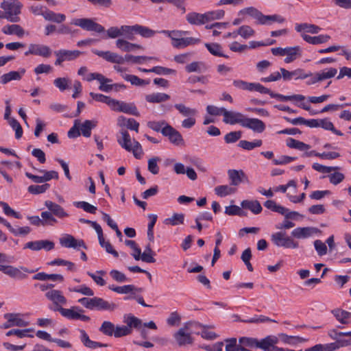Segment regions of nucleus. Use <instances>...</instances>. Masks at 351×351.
Listing matches in <instances>:
<instances>
[{"instance_id": "obj_64", "label": "nucleus", "mask_w": 351, "mask_h": 351, "mask_svg": "<svg viewBox=\"0 0 351 351\" xmlns=\"http://www.w3.org/2000/svg\"><path fill=\"white\" fill-rule=\"evenodd\" d=\"M225 342L226 343V351H240V348L242 346L239 343L237 344L236 338L226 339Z\"/></svg>"}, {"instance_id": "obj_28", "label": "nucleus", "mask_w": 351, "mask_h": 351, "mask_svg": "<svg viewBox=\"0 0 351 351\" xmlns=\"http://www.w3.org/2000/svg\"><path fill=\"white\" fill-rule=\"evenodd\" d=\"M0 223H3L4 226H5L15 236L18 235H26L28 234L31 229L29 226H24V227H19L18 228H14L12 226V225L6 221L3 217H0Z\"/></svg>"}, {"instance_id": "obj_54", "label": "nucleus", "mask_w": 351, "mask_h": 351, "mask_svg": "<svg viewBox=\"0 0 351 351\" xmlns=\"http://www.w3.org/2000/svg\"><path fill=\"white\" fill-rule=\"evenodd\" d=\"M38 269H29L25 267H20V268L15 267L12 278H16L19 280L25 279L27 277V276L23 271L32 274L36 271Z\"/></svg>"}, {"instance_id": "obj_14", "label": "nucleus", "mask_w": 351, "mask_h": 351, "mask_svg": "<svg viewBox=\"0 0 351 351\" xmlns=\"http://www.w3.org/2000/svg\"><path fill=\"white\" fill-rule=\"evenodd\" d=\"M60 243L62 246L67 248L78 249L82 247L85 250L87 249V246L83 240H77L71 234H66L65 237L60 238Z\"/></svg>"}, {"instance_id": "obj_52", "label": "nucleus", "mask_w": 351, "mask_h": 351, "mask_svg": "<svg viewBox=\"0 0 351 351\" xmlns=\"http://www.w3.org/2000/svg\"><path fill=\"white\" fill-rule=\"evenodd\" d=\"M295 30L298 32L305 30L306 32L311 34H317L321 30V28L319 26L313 24L301 23L296 25Z\"/></svg>"}, {"instance_id": "obj_32", "label": "nucleus", "mask_w": 351, "mask_h": 351, "mask_svg": "<svg viewBox=\"0 0 351 351\" xmlns=\"http://www.w3.org/2000/svg\"><path fill=\"white\" fill-rule=\"evenodd\" d=\"M302 37L306 42L312 45L325 43L330 39V36L327 34L311 36L308 34H302Z\"/></svg>"}, {"instance_id": "obj_60", "label": "nucleus", "mask_w": 351, "mask_h": 351, "mask_svg": "<svg viewBox=\"0 0 351 351\" xmlns=\"http://www.w3.org/2000/svg\"><path fill=\"white\" fill-rule=\"evenodd\" d=\"M261 340V349L266 350L267 349V347L276 346L278 343L280 338L279 336L277 337L276 336L269 335L267 336L264 339H262Z\"/></svg>"}, {"instance_id": "obj_1", "label": "nucleus", "mask_w": 351, "mask_h": 351, "mask_svg": "<svg viewBox=\"0 0 351 351\" xmlns=\"http://www.w3.org/2000/svg\"><path fill=\"white\" fill-rule=\"evenodd\" d=\"M207 326H204L197 322L189 321L184 323V326L179 328L176 332L173 337L176 341L177 344L180 347H182L186 345H192L193 343L194 339L192 337V334L199 335V331H195L193 328H206Z\"/></svg>"}, {"instance_id": "obj_44", "label": "nucleus", "mask_w": 351, "mask_h": 351, "mask_svg": "<svg viewBox=\"0 0 351 351\" xmlns=\"http://www.w3.org/2000/svg\"><path fill=\"white\" fill-rule=\"evenodd\" d=\"M174 107L184 117H195L197 113V110L195 108H191L182 104H176Z\"/></svg>"}, {"instance_id": "obj_56", "label": "nucleus", "mask_w": 351, "mask_h": 351, "mask_svg": "<svg viewBox=\"0 0 351 351\" xmlns=\"http://www.w3.org/2000/svg\"><path fill=\"white\" fill-rule=\"evenodd\" d=\"M204 14L206 16V23H208L211 21L219 20L222 19L225 15V12L223 10H216L206 12L204 13Z\"/></svg>"}, {"instance_id": "obj_17", "label": "nucleus", "mask_w": 351, "mask_h": 351, "mask_svg": "<svg viewBox=\"0 0 351 351\" xmlns=\"http://www.w3.org/2000/svg\"><path fill=\"white\" fill-rule=\"evenodd\" d=\"M280 72L284 80H290L292 79V77H295L296 80H304L312 75L311 72L306 73L302 69H298L292 71H289L284 68H281Z\"/></svg>"}, {"instance_id": "obj_34", "label": "nucleus", "mask_w": 351, "mask_h": 351, "mask_svg": "<svg viewBox=\"0 0 351 351\" xmlns=\"http://www.w3.org/2000/svg\"><path fill=\"white\" fill-rule=\"evenodd\" d=\"M285 19L278 14L274 15H264L261 13V17L258 24L260 25H271L274 22L278 23H284Z\"/></svg>"}, {"instance_id": "obj_10", "label": "nucleus", "mask_w": 351, "mask_h": 351, "mask_svg": "<svg viewBox=\"0 0 351 351\" xmlns=\"http://www.w3.org/2000/svg\"><path fill=\"white\" fill-rule=\"evenodd\" d=\"M28 50L25 52V56L29 55L40 56L44 58H49L51 54L49 47L39 44H30Z\"/></svg>"}, {"instance_id": "obj_45", "label": "nucleus", "mask_w": 351, "mask_h": 351, "mask_svg": "<svg viewBox=\"0 0 351 351\" xmlns=\"http://www.w3.org/2000/svg\"><path fill=\"white\" fill-rule=\"evenodd\" d=\"M115 330L114 324L110 321H104L99 328V331L103 335L112 337L114 335Z\"/></svg>"}, {"instance_id": "obj_51", "label": "nucleus", "mask_w": 351, "mask_h": 351, "mask_svg": "<svg viewBox=\"0 0 351 351\" xmlns=\"http://www.w3.org/2000/svg\"><path fill=\"white\" fill-rule=\"evenodd\" d=\"M264 206L269 210L278 213L280 215H284L287 210V208L276 204L274 200H267L264 203Z\"/></svg>"}, {"instance_id": "obj_36", "label": "nucleus", "mask_w": 351, "mask_h": 351, "mask_svg": "<svg viewBox=\"0 0 351 351\" xmlns=\"http://www.w3.org/2000/svg\"><path fill=\"white\" fill-rule=\"evenodd\" d=\"M241 205L243 208L249 209L255 215L261 213L263 210L258 200H243Z\"/></svg>"}, {"instance_id": "obj_39", "label": "nucleus", "mask_w": 351, "mask_h": 351, "mask_svg": "<svg viewBox=\"0 0 351 351\" xmlns=\"http://www.w3.org/2000/svg\"><path fill=\"white\" fill-rule=\"evenodd\" d=\"M120 30L121 32V36L124 38L123 39H127L129 40H134V34H136V25H121L120 27Z\"/></svg>"}, {"instance_id": "obj_30", "label": "nucleus", "mask_w": 351, "mask_h": 351, "mask_svg": "<svg viewBox=\"0 0 351 351\" xmlns=\"http://www.w3.org/2000/svg\"><path fill=\"white\" fill-rule=\"evenodd\" d=\"M337 321L342 324H348L350 323L351 313L341 308H335L331 311Z\"/></svg>"}, {"instance_id": "obj_9", "label": "nucleus", "mask_w": 351, "mask_h": 351, "mask_svg": "<svg viewBox=\"0 0 351 351\" xmlns=\"http://www.w3.org/2000/svg\"><path fill=\"white\" fill-rule=\"evenodd\" d=\"M82 53V52L78 50L60 49L58 51H56L54 54L57 57V59L54 64L56 66H60L64 61H72L75 60Z\"/></svg>"}, {"instance_id": "obj_13", "label": "nucleus", "mask_w": 351, "mask_h": 351, "mask_svg": "<svg viewBox=\"0 0 351 351\" xmlns=\"http://www.w3.org/2000/svg\"><path fill=\"white\" fill-rule=\"evenodd\" d=\"M92 52L111 63L120 64L125 62L124 57L117 53L111 52L110 51H103L97 49H92Z\"/></svg>"}, {"instance_id": "obj_59", "label": "nucleus", "mask_w": 351, "mask_h": 351, "mask_svg": "<svg viewBox=\"0 0 351 351\" xmlns=\"http://www.w3.org/2000/svg\"><path fill=\"white\" fill-rule=\"evenodd\" d=\"M160 160L161 159L158 156L149 158L147 162L148 171L154 175L158 174L160 169L158 165V162H160Z\"/></svg>"}, {"instance_id": "obj_26", "label": "nucleus", "mask_w": 351, "mask_h": 351, "mask_svg": "<svg viewBox=\"0 0 351 351\" xmlns=\"http://www.w3.org/2000/svg\"><path fill=\"white\" fill-rule=\"evenodd\" d=\"M199 43H200L199 38L187 37L174 39V42H172L171 44L175 48L180 49L186 47L189 45H195Z\"/></svg>"}, {"instance_id": "obj_12", "label": "nucleus", "mask_w": 351, "mask_h": 351, "mask_svg": "<svg viewBox=\"0 0 351 351\" xmlns=\"http://www.w3.org/2000/svg\"><path fill=\"white\" fill-rule=\"evenodd\" d=\"M54 246L55 244L53 241L49 240H38L27 242L23 248L29 249L33 251H39L41 250L50 251L54 248Z\"/></svg>"}, {"instance_id": "obj_48", "label": "nucleus", "mask_w": 351, "mask_h": 351, "mask_svg": "<svg viewBox=\"0 0 351 351\" xmlns=\"http://www.w3.org/2000/svg\"><path fill=\"white\" fill-rule=\"evenodd\" d=\"M263 141L261 139H256L252 142H250L246 140H241L239 141L238 146L245 150L250 151L256 147H261Z\"/></svg>"}, {"instance_id": "obj_16", "label": "nucleus", "mask_w": 351, "mask_h": 351, "mask_svg": "<svg viewBox=\"0 0 351 351\" xmlns=\"http://www.w3.org/2000/svg\"><path fill=\"white\" fill-rule=\"evenodd\" d=\"M242 127L250 129L255 132L261 133L265 130L264 122L256 118L245 117Z\"/></svg>"}, {"instance_id": "obj_31", "label": "nucleus", "mask_w": 351, "mask_h": 351, "mask_svg": "<svg viewBox=\"0 0 351 351\" xmlns=\"http://www.w3.org/2000/svg\"><path fill=\"white\" fill-rule=\"evenodd\" d=\"M43 18L47 21L56 23H61L66 20V16L64 14L56 13L49 9H45Z\"/></svg>"}, {"instance_id": "obj_8", "label": "nucleus", "mask_w": 351, "mask_h": 351, "mask_svg": "<svg viewBox=\"0 0 351 351\" xmlns=\"http://www.w3.org/2000/svg\"><path fill=\"white\" fill-rule=\"evenodd\" d=\"M113 111L121 112L134 116H139V112L134 103H126L125 101L114 99L113 106L111 108Z\"/></svg>"}, {"instance_id": "obj_5", "label": "nucleus", "mask_w": 351, "mask_h": 351, "mask_svg": "<svg viewBox=\"0 0 351 351\" xmlns=\"http://www.w3.org/2000/svg\"><path fill=\"white\" fill-rule=\"evenodd\" d=\"M71 24L78 26L86 31L95 32L97 33L105 32V28L101 25L89 18L73 19L71 21Z\"/></svg>"}, {"instance_id": "obj_11", "label": "nucleus", "mask_w": 351, "mask_h": 351, "mask_svg": "<svg viewBox=\"0 0 351 351\" xmlns=\"http://www.w3.org/2000/svg\"><path fill=\"white\" fill-rule=\"evenodd\" d=\"M162 135L168 137L169 141L175 145H184V141L181 134L170 125H167L166 128L162 130Z\"/></svg>"}, {"instance_id": "obj_37", "label": "nucleus", "mask_w": 351, "mask_h": 351, "mask_svg": "<svg viewBox=\"0 0 351 351\" xmlns=\"http://www.w3.org/2000/svg\"><path fill=\"white\" fill-rule=\"evenodd\" d=\"M170 99V95L162 93H156L147 95L145 99L149 103H161Z\"/></svg>"}, {"instance_id": "obj_50", "label": "nucleus", "mask_w": 351, "mask_h": 351, "mask_svg": "<svg viewBox=\"0 0 351 351\" xmlns=\"http://www.w3.org/2000/svg\"><path fill=\"white\" fill-rule=\"evenodd\" d=\"M122 77L131 83L132 85L135 86H145L149 84V80H145L140 79L138 76L134 75H130V74H124L122 75Z\"/></svg>"}, {"instance_id": "obj_3", "label": "nucleus", "mask_w": 351, "mask_h": 351, "mask_svg": "<svg viewBox=\"0 0 351 351\" xmlns=\"http://www.w3.org/2000/svg\"><path fill=\"white\" fill-rule=\"evenodd\" d=\"M23 7L22 3L18 0L3 1L1 3V8L5 11L7 20L11 23L20 21L19 15Z\"/></svg>"}, {"instance_id": "obj_15", "label": "nucleus", "mask_w": 351, "mask_h": 351, "mask_svg": "<svg viewBox=\"0 0 351 351\" xmlns=\"http://www.w3.org/2000/svg\"><path fill=\"white\" fill-rule=\"evenodd\" d=\"M245 117V116L241 112L228 111L226 110V112H224L223 121L226 124H239L242 126Z\"/></svg>"}, {"instance_id": "obj_29", "label": "nucleus", "mask_w": 351, "mask_h": 351, "mask_svg": "<svg viewBox=\"0 0 351 351\" xmlns=\"http://www.w3.org/2000/svg\"><path fill=\"white\" fill-rule=\"evenodd\" d=\"M100 83L99 86V89L101 91L108 93L112 89L115 91H118L117 86H120L121 88H125L126 86L122 84H109L108 83L112 82V80L110 78H107L104 75V80H101L98 81Z\"/></svg>"}, {"instance_id": "obj_21", "label": "nucleus", "mask_w": 351, "mask_h": 351, "mask_svg": "<svg viewBox=\"0 0 351 351\" xmlns=\"http://www.w3.org/2000/svg\"><path fill=\"white\" fill-rule=\"evenodd\" d=\"M229 179L230 180V184L237 186L240 183L247 180V177L243 170L230 169L228 171Z\"/></svg>"}, {"instance_id": "obj_19", "label": "nucleus", "mask_w": 351, "mask_h": 351, "mask_svg": "<svg viewBox=\"0 0 351 351\" xmlns=\"http://www.w3.org/2000/svg\"><path fill=\"white\" fill-rule=\"evenodd\" d=\"M45 206L48 209V211L51 213L55 217L62 219L69 216V214L60 205L52 201L46 200L45 202Z\"/></svg>"}, {"instance_id": "obj_6", "label": "nucleus", "mask_w": 351, "mask_h": 351, "mask_svg": "<svg viewBox=\"0 0 351 351\" xmlns=\"http://www.w3.org/2000/svg\"><path fill=\"white\" fill-rule=\"evenodd\" d=\"M58 311L64 317L70 320H81L83 322H89L90 317L83 314L84 311L79 306H72L70 308H59Z\"/></svg>"}, {"instance_id": "obj_7", "label": "nucleus", "mask_w": 351, "mask_h": 351, "mask_svg": "<svg viewBox=\"0 0 351 351\" xmlns=\"http://www.w3.org/2000/svg\"><path fill=\"white\" fill-rule=\"evenodd\" d=\"M45 297L53 302V305L49 308L53 311H58L57 308H63L62 305L67 302L66 298L60 290L51 289L45 293Z\"/></svg>"}, {"instance_id": "obj_38", "label": "nucleus", "mask_w": 351, "mask_h": 351, "mask_svg": "<svg viewBox=\"0 0 351 351\" xmlns=\"http://www.w3.org/2000/svg\"><path fill=\"white\" fill-rule=\"evenodd\" d=\"M40 217L41 221H43V227L51 226L58 223V220L55 216L48 210L43 211L40 213Z\"/></svg>"}, {"instance_id": "obj_40", "label": "nucleus", "mask_w": 351, "mask_h": 351, "mask_svg": "<svg viewBox=\"0 0 351 351\" xmlns=\"http://www.w3.org/2000/svg\"><path fill=\"white\" fill-rule=\"evenodd\" d=\"M4 317L9 318V320L12 322L13 326L24 327L29 324L28 322L21 318L20 315L17 313H5L4 315Z\"/></svg>"}, {"instance_id": "obj_61", "label": "nucleus", "mask_w": 351, "mask_h": 351, "mask_svg": "<svg viewBox=\"0 0 351 351\" xmlns=\"http://www.w3.org/2000/svg\"><path fill=\"white\" fill-rule=\"evenodd\" d=\"M53 84L60 91H64L70 87L71 81L67 77H58L54 80Z\"/></svg>"}, {"instance_id": "obj_2", "label": "nucleus", "mask_w": 351, "mask_h": 351, "mask_svg": "<svg viewBox=\"0 0 351 351\" xmlns=\"http://www.w3.org/2000/svg\"><path fill=\"white\" fill-rule=\"evenodd\" d=\"M96 126L93 121L86 120L84 123H81L80 120L76 119L74 121L73 126L68 132V137L75 138L81 135L85 137H90L91 135V130Z\"/></svg>"}, {"instance_id": "obj_22", "label": "nucleus", "mask_w": 351, "mask_h": 351, "mask_svg": "<svg viewBox=\"0 0 351 351\" xmlns=\"http://www.w3.org/2000/svg\"><path fill=\"white\" fill-rule=\"evenodd\" d=\"M316 231L317 228L312 227L296 228L291 232V236L298 239H306Z\"/></svg>"}, {"instance_id": "obj_43", "label": "nucleus", "mask_w": 351, "mask_h": 351, "mask_svg": "<svg viewBox=\"0 0 351 351\" xmlns=\"http://www.w3.org/2000/svg\"><path fill=\"white\" fill-rule=\"evenodd\" d=\"M286 56L287 57L285 58V62L286 63H290L295 60L297 58V56H300L301 50L299 46H295L293 47H287L286 50Z\"/></svg>"}, {"instance_id": "obj_62", "label": "nucleus", "mask_w": 351, "mask_h": 351, "mask_svg": "<svg viewBox=\"0 0 351 351\" xmlns=\"http://www.w3.org/2000/svg\"><path fill=\"white\" fill-rule=\"evenodd\" d=\"M50 187L49 184H44L42 185H30L27 188V191L34 195H38L45 193Z\"/></svg>"}, {"instance_id": "obj_63", "label": "nucleus", "mask_w": 351, "mask_h": 351, "mask_svg": "<svg viewBox=\"0 0 351 351\" xmlns=\"http://www.w3.org/2000/svg\"><path fill=\"white\" fill-rule=\"evenodd\" d=\"M116 47L123 51L130 52L132 51V43L127 39L119 38L115 42Z\"/></svg>"}, {"instance_id": "obj_58", "label": "nucleus", "mask_w": 351, "mask_h": 351, "mask_svg": "<svg viewBox=\"0 0 351 351\" xmlns=\"http://www.w3.org/2000/svg\"><path fill=\"white\" fill-rule=\"evenodd\" d=\"M136 34L141 35L143 38H152L155 35L156 32L147 27L136 24Z\"/></svg>"}, {"instance_id": "obj_33", "label": "nucleus", "mask_w": 351, "mask_h": 351, "mask_svg": "<svg viewBox=\"0 0 351 351\" xmlns=\"http://www.w3.org/2000/svg\"><path fill=\"white\" fill-rule=\"evenodd\" d=\"M3 34L7 35H16L19 37H23L25 34V30L21 26L16 24L7 25L2 28Z\"/></svg>"}, {"instance_id": "obj_35", "label": "nucleus", "mask_w": 351, "mask_h": 351, "mask_svg": "<svg viewBox=\"0 0 351 351\" xmlns=\"http://www.w3.org/2000/svg\"><path fill=\"white\" fill-rule=\"evenodd\" d=\"M239 343L242 345L243 348L248 347L250 348H261L262 340L258 341L256 338L243 337L239 339Z\"/></svg>"}, {"instance_id": "obj_23", "label": "nucleus", "mask_w": 351, "mask_h": 351, "mask_svg": "<svg viewBox=\"0 0 351 351\" xmlns=\"http://www.w3.org/2000/svg\"><path fill=\"white\" fill-rule=\"evenodd\" d=\"M208 70V66L204 62L195 61L187 64L185 71L187 73H206Z\"/></svg>"}, {"instance_id": "obj_55", "label": "nucleus", "mask_w": 351, "mask_h": 351, "mask_svg": "<svg viewBox=\"0 0 351 351\" xmlns=\"http://www.w3.org/2000/svg\"><path fill=\"white\" fill-rule=\"evenodd\" d=\"M184 220V215L182 213H174L171 217L165 219L164 223L166 225L177 226L183 224Z\"/></svg>"}, {"instance_id": "obj_24", "label": "nucleus", "mask_w": 351, "mask_h": 351, "mask_svg": "<svg viewBox=\"0 0 351 351\" xmlns=\"http://www.w3.org/2000/svg\"><path fill=\"white\" fill-rule=\"evenodd\" d=\"M25 69H21L20 71H12L9 73L3 74L0 78V83L5 84L12 80H20L22 76L25 74Z\"/></svg>"}, {"instance_id": "obj_18", "label": "nucleus", "mask_w": 351, "mask_h": 351, "mask_svg": "<svg viewBox=\"0 0 351 351\" xmlns=\"http://www.w3.org/2000/svg\"><path fill=\"white\" fill-rule=\"evenodd\" d=\"M117 308V305L112 302H110L101 298H93V310L114 311Z\"/></svg>"}, {"instance_id": "obj_46", "label": "nucleus", "mask_w": 351, "mask_h": 351, "mask_svg": "<svg viewBox=\"0 0 351 351\" xmlns=\"http://www.w3.org/2000/svg\"><path fill=\"white\" fill-rule=\"evenodd\" d=\"M121 134L122 138L118 139L119 144L127 151L131 152L132 143L129 133L126 130H121Z\"/></svg>"}, {"instance_id": "obj_41", "label": "nucleus", "mask_w": 351, "mask_h": 351, "mask_svg": "<svg viewBox=\"0 0 351 351\" xmlns=\"http://www.w3.org/2000/svg\"><path fill=\"white\" fill-rule=\"evenodd\" d=\"M280 341L282 343L291 346L296 345L299 343H302L305 341L304 339L296 337V336H289L285 333L279 334Z\"/></svg>"}, {"instance_id": "obj_4", "label": "nucleus", "mask_w": 351, "mask_h": 351, "mask_svg": "<svg viewBox=\"0 0 351 351\" xmlns=\"http://www.w3.org/2000/svg\"><path fill=\"white\" fill-rule=\"evenodd\" d=\"M271 241L278 247L298 248L299 244L291 237L287 235L285 232H277L271 235Z\"/></svg>"}, {"instance_id": "obj_27", "label": "nucleus", "mask_w": 351, "mask_h": 351, "mask_svg": "<svg viewBox=\"0 0 351 351\" xmlns=\"http://www.w3.org/2000/svg\"><path fill=\"white\" fill-rule=\"evenodd\" d=\"M123 322L126 324L125 326L130 330L133 328L140 329L142 326V320L132 314H126L123 316Z\"/></svg>"}, {"instance_id": "obj_42", "label": "nucleus", "mask_w": 351, "mask_h": 351, "mask_svg": "<svg viewBox=\"0 0 351 351\" xmlns=\"http://www.w3.org/2000/svg\"><path fill=\"white\" fill-rule=\"evenodd\" d=\"M205 47L208 50V51L215 56L218 57H224L228 58V56L223 53L221 46L215 43H205Z\"/></svg>"}, {"instance_id": "obj_53", "label": "nucleus", "mask_w": 351, "mask_h": 351, "mask_svg": "<svg viewBox=\"0 0 351 351\" xmlns=\"http://www.w3.org/2000/svg\"><path fill=\"white\" fill-rule=\"evenodd\" d=\"M337 73V69L335 68H328L324 69L319 72H317V74L318 75V80H319V82H322L327 79H330L335 76V75Z\"/></svg>"}, {"instance_id": "obj_57", "label": "nucleus", "mask_w": 351, "mask_h": 351, "mask_svg": "<svg viewBox=\"0 0 351 351\" xmlns=\"http://www.w3.org/2000/svg\"><path fill=\"white\" fill-rule=\"evenodd\" d=\"M216 194L220 197H225L228 195L234 193L236 189L232 188L228 185H220L215 189Z\"/></svg>"}, {"instance_id": "obj_49", "label": "nucleus", "mask_w": 351, "mask_h": 351, "mask_svg": "<svg viewBox=\"0 0 351 351\" xmlns=\"http://www.w3.org/2000/svg\"><path fill=\"white\" fill-rule=\"evenodd\" d=\"M89 95L92 97L93 99H94L97 101H99V102L106 104L110 108V109L112 108L114 99H112V98H111L108 96L104 95L103 94L95 93L93 92H90L89 93Z\"/></svg>"}, {"instance_id": "obj_20", "label": "nucleus", "mask_w": 351, "mask_h": 351, "mask_svg": "<svg viewBox=\"0 0 351 351\" xmlns=\"http://www.w3.org/2000/svg\"><path fill=\"white\" fill-rule=\"evenodd\" d=\"M80 340L82 344L90 349L95 350L98 348H104L108 347V345L106 343H103L97 341H94L90 339L88 334L84 330H80Z\"/></svg>"}, {"instance_id": "obj_25", "label": "nucleus", "mask_w": 351, "mask_h": 351, "mask_svg": "<svg viewBox=\"0 0 351 351\" xmlns=\"http://www.w3.org/2000/svg\"><path fill=\"white\" fill-rule=\"evenodd\" d=\"M186 20L191 25H201L206 23L204 13L200 14L195 12H189L186 16Z\"/></svg>"}, {"instance_id": "obj_47", "label": "nucleus", "mask_w": 351, "mask_h": 351, "mask_svg": "<svg viewBox=\"0 0 351 351\" xmlns=\"http://www.w3.org/2000/svg\"><path fill=\"white\" fill-rule=\"evenodd\" d=\"M287 145L290 148L297 149L300 151L308 150L311 148L309 145L293 138H289L287 140Z\"/></svg>"}]
</instances>
